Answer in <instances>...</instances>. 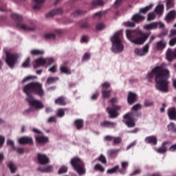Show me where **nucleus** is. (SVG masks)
<instances>
[{
	"mask_svg": "<svg viewBox=\"0 0 176 176\" xmlns=\"http://www.w3.org/2000/svg\"><path fill=\"white\" fill-rule=\"evenodd\" d=\"M166 64L162 63L152 69L151 72L147 74V78L151 79L155 76V87L159 91L167 93L168 91V80L170 70L166 67Z\"/></svg>",
	"mask_w": 176,
	"mask_h": 176,
	"instance_id": "f257e3e1",
	"label": "nucleus"
},
{
	"mask_svg": "<svg viewBox=\"0 0 176 176\" xmlns=\"http://www.w3.org/2000/svg\"><path fill=\"white\" fill-rule=\"evenodd\" d=\"M135 30L128 29L125 31L126 39L133 45H144L148 40L149 36L144 32L142 30H138L135 34Z\"/></svg>",
	"mask_w": 176,
	"mask_h": 176,
	"instance_id": "f03ea898",
	"label": "nucleus"
},
{
	"mask_svg": "<svg viewBox=\"0 0 176 176\" xmlns=\"http://www.w3.org/2000/svg\"><path fill=\"white\" fill-rule=\"evenodd\" d=\"M122 36H123V30L116 32L111 37L110 41L112 43L111 52L113 53L118 54L124 50V45L122 42Z\"/></svg>",
	"mask_w": 176,
	"mask_h": 176,
	"instance_id": "7ed1b4c3",
	"label": "nucleus"
},
{
	"mask_svg": "<svg viewBox=\"0 0 176 176\" xmlns=\"http://www.w3.org/2000/svg\"><path fill=\"white\" fill-rule=\"evenodd\" d=\"M23 93H25L27 96H31V93H34L39 97L45 96L43 85L39 82H32L26 85L23 88Z\"/></svg>",
	"mask_w": 176,
	"mask_h": 176,
	"instance_id": "20e7f679",
	"label": "nucleus"
},
{
	"mask_svg": "<svg viewBox=\"0 0 176 176\" xmlns=\"http://www.w3.org/2000/svg\"><path fill=\"white\" fill-rule=\"evenodd\" d=\"M56 63V58L53 57H38L33 61L34 68H39L40 67H49L52 64Z\"/></svg>",
	"mask_w": 176,
	"mask_h": 176,
	"instance_id": "39448f33",
	"label": "nucleus"
},
{
	"mask_svg": "<svg viewBox=\"0 0 176 176\" xmlns=\"http://www.w3.org/2000/svg\"><path fill=\"white\" fill-rule=\"evenodd\" d=\"M70 163L74 167V170L78 173V175H85L86 174V169H85V163L83 161L78 157H74L72 158Z\"/></svg>",
	"mask_w": 176,
	"mask_h": 176,
	"instance_id": "423d86ee",
	"label": "nucleus"
},
{
	"mask_svg": "<svg viewBox=\"0 0 176 176\" xmlns=\"http://www.w3.org/2000/svg\"><path fill=\"white\" fill-rule=\"evenodd\" d=\"M6 63L10 67V68H13L17 63V59L20 58L21 54L16 53H12L10 51H6Z\"/></svg>",
	"mask_w": 176,
	"mask_h": 176,
	"instance_id": "0eeeda50",
	"label": "nucleus"
},
{
	"mask_svg": "<svg viewBox=\"0 0 176 176\" xmlns=\"http://www.w3.org/2000/svg\"><path fill=\"white\" fill-rule=\"evenodd\" d=\"M32 131L36 134H39L35 135V140L37 144H47L49 142V137L43 135L42 131H39V129L34 128Z\"/></svg>",
	"mask_w": 176,
	"mask_h": 176,
	"instance_id": "6e6552de",
	"label": "nucleus"
},
{
	"mask_svg": "<svg viewBox=\"0 0 176 176\" xmlns=\"http://www.w3.org/2000/svg\"><path fill=\"white\" fill-rule=\"evenodd\" d=\"M26 101H28L30 105L36 108V109H42L45 107V105H43L42 102L34 98L32 96H27Z\"/></svg>",
	"mask_w": 176,
	"mask_h": 176,
	"instance_id": "1a4fd4ad",
	"label": "nucleus"
},
{
	"mask_svg": "<svg viewBox=\"0 0 176 176\" xmlns=\"http://www.w3.org/2000/svg\"><path fill=\"white\" fill-rule=\"evenodd\" d=\"M135 114L134 113L130 112L124 116L123 122L128 126V127H134L135 126V122H134V118Z\"/></svg>",
	"mask_w": 176,
	"mask_h": 176,
	"instance_id": "9d476101",
	"label": "nucleus"
},
{
	"mask_svg": "<svg viewBox=\"0 0 176 176\" xmlns=\"http://www.w3.org/2000/svg\"><path fill=\"white\" fill-rule=\"evenodd\" d=\"M134 53L138 57L146 56L147 53H149V44H146L142 48H135Z\"/></svg>",
	"mask_w": 176,
	"mask_h": 176,
	"instance_id": "9b49d317",
	"label": "nucleus"
},
{
	"mask_svg": "<svg viewBox=\"0 0 176 176\" xmlns=\"http://www.w3.org/2000/svg\"><path fill=\"white\" fill-rule=\"evenodd\" d=\"M159 27L160 28H164V23L162 22H154L150 24H146L143 26L144 30H146L147 31H151L152 30H156Z\"/></svg>",
	"mask_w": 176,
	"mask_h": 176,
	"instance_id": "f8f14e48",
	"label": "nucleus"
},
{
	"mask_svg": "<svg viewBox=\"0 0 176 176\" xmlns=\"http://www.w3.org/2000/svg\"><path fill=\"white\" fill-rule=\"evenodd\" d=\"M120 109H122V106L114 105L112 109L107 108V111L109 115H110V117L118 118V116H119V113L116 111H120Z\"/></svg>",
	"mask_w": 176,
	"mask_h": 176,
	"instance_id": "ddd939ff",
	"label": "nucleus"
},
{
	"mask_svg": "<svg viewBox=\"0 0 176 176\" xmlns=\"http://www.w3.org/2000/svg\"><path fill=\"white\" fill-rule=\"evenodd\" d=\"M170 145H171V143L170 142H164L162 144L161 147H159V148L154 147V151H155L157 153H160V154L166 153V152H167V148H168Z\"/></svg>",
	"mask_w": 176,
	"mask_h": 176,
	"instance_id": "4468645a",
	"label": "nucleus"
},
{
	"mask_svg": "<svg viewBox=\"0 0 176 176\" xmlns=\"http://www.w3.org/2000/svg\"><path fill=\"white\" fill-rule=\"evenodd\" d=\"M137 101V94L135 92L129 91L127 96V102L129 105H133Z\"/></svg>",
	"mask_w": 176,
	"mask_h": 176,
	"instance_id": "2eb2a0df",
	"label": "nucleus"
},
{
	"mask_svg": "<svg viewBox=\"0 0 176 176\" xmlns=\"http://www.w3.org/2000/svg\"><path fill=\"white\" fill-rule=\"evenodd\" d=\"M67 62H63L62 65H60L59 69L62 74H65L66 75H71L72 74V71L67 67Z\"/></svg>",
	"mask_w": 176,
	"mask_h": 176,
	"instance_id": "dca6fc26",
	"label": "nucleus"
},
{
	"mask_svg": "<svg viewBox=\"0 0 176 176\" xmlns=\"http://www.w3.org/2000/svg\"><path fill=\"white\" fill-rule=\"evenodd\" d=\"M37 158L40 164H47L49 163V157L46 154L38 153Z\"/></svg>",
	"mask_w": 176,
	"mask_h": 176,
	"instance_id": "f3484780",
	"label": "nucleus"
},
{
	"mask_svg": "<svg viewBox=\"0 0 176 176\" xmlns=\"http://www.w3.org/2000/svg\"><path fill=\"white\" fill-rule=\"evenodd\" d=\"M132 21L138 24V23H141V21H144L145 20V16L141 14V13L135 14L131 17Z\"/></svg>",
	"mask_w": 176,
	"mask_h": 176,
	"instance_id": "a211bd4d",
	"label": "nucleus"
},
{
	"mask_svg": "<svg viewBox=\"0 0 176 176\" xmlns=\"http://www.w3.org/2000/svg\"><path fill=\"white\" fill-rule=\"evenodd\" d=\"M176 18V11L175 10H170L165 17V21L170 23L173 20H175Z\"/></svg>",
	"mask_w": 176,
	"mask_h": 176,
	"instance_id": "6ab92c4d",
	"label": "nucleus"
},
{
	"mask_svg": "<svg viewBox=\"0 0 176 176\" xmlns=\"http://www.w3.org/2000/svg\"><path fill=\"white\" fill-rule=\"evenodd\" d=\"M146 144H151V145H157V138L155 135L146 137L144 139Z\"/></svg>",
	"mask_w": 176,
	"mask_h": 176,
	"instance_id": "aec40b11",
	"label": "nucleus"
},
{
	"mask_svg": "<svg viewBox=\"0 0 176 176\" xmlns=\"http://www.w3.org/2000/svg\"><path fill=\"white\" fill-rule=\"evenodd\" d=\"M17 27L21 30H23V31H34L35 30V26H28L23 23H17Z\"/></svg>",
	"mask_w": 176,
	"mask_h": 176,
	"instance_id": "412c9836",
	"label": "nucleus"
},
{
	"mask_svg": "<svg viewBox=\"0 0 176 176\" xmlns=\"http://www.w3.org/2000/svg\"><path fill=\"white\" fill-rule=\"evenodd\" d=\"M29 53L30 56H43V54H45V50L39 49H32L30 50Z\"/></svg>",
	"mask_w": 176,
	"mask_h": 176,
	"instance_id": "4be33fe9",
	"label": "nucleus"
},
{
	"mask_svg": "<svg viewBox=\"0 0 176 176\" xmlns=\"http://www.w3.org/2000/svg\"><path fill=\"white\" fill-rule=\"evenodd\" d=\"M168 116L170 120H176V109L175 107L168 109Z\"/></svg>",
	"mask_w": 176,
	"mask_h": 176,
	"instance_id": "5701e85b",
	"label": "nucleus"
},
{
	"mask_svg": "<svg viewBox=\"0 0 176 176\" xmlns=\"http://www.w3.org/2000/svg\"><path fill=\"white\" fill-rule=\"evenodd\" d=\"M167 43L164 40H161L156 43V49L160 52H162L166 49V45Z\"/></svg>",
	"mask_w": 176,
	"mask_h": 176,
	"instance_id": "b1692460",
	"label": "nucleus"
},
{
	"mask_svg": "<svg viewBox=\"0 0 176 176\" xmlns=\"http://www.w3.org/2000/svg\"><path fill=\"white\" fill-rule=\"evenodd\" d=\"M19 144H32L33 141H32V138H30V137H22L21 138L19 139Z\"/></svg>",
	"mask_w": 176,
	"mask_h": 176,
	"instance_id": "393cba45",
	"label": "nucleus"
},
{
	"mask_svg": "<svg viewBox=\"0 0 176 176\" xmlns=\"http://www.w3.org/2000/svg\"><path fill=\"white\" fill-rule=\"evenodd\" d=\"M154 12L157 16H162L164 12V6L162 4L157 6L154 9Z\"/></svg>",
	"mask_w": 176,
	"mask_h": 176,
	"instance_id": "a878e982",
	"label": "nucleus"
},
{
	"mask_svg": "<svg viewBox=\"0 0 176 176\" xmlns=\"http://www.w3.org/2000/svg\"><path fill=\"white\" fill-rule=\"evenodd\" d=\"M45 2V0H33V8L38 10L42 7V3Z\"/></svg>",
	"mask_w": 176,
	"mask_h": 176,
	"instance_id": "bb28decb",
	"label": "nucleus"
},
{
	"mask_svg": "<svg viewBox=\"0 0 176 176\" xmlns=\"http://www.w3.org/2000/svg\"><path fill=\"white\" fill-rule=\"evenodd\" d=\"M153 8V3H151L144 8H140V13H144L145 14V13H148V12H149V10H151Z\"/></svg>",
	"mask_w": 176,
	"mask_h": 176,
	"instance_id": "cd10ccee",
	"label": "nucleus"
},
{
	"mask_svg": "<svg viewBox=\"0 0 176 176\" xmlns=\"http://www.w3.org/2000/svg\"><path fill=\"white\" fill-rule=\"evenodd\" d=\"M63 13V9L57 8L51 11L49 14H47V17H52V16H54V14H60Z\"/></svg>",
	"mask_w": 176,
	"mask_h": 176,
	"instance_id": "c85d7f7f",
	"label": "nucleus"
},
{
	"mask_svg": "<svg viewBox=\"0 0 176 176\" xmlns=\"http://www.w3.org/2000/svg\"><path fill=\"white\" fill-rule=\"evenodd\" d=\"M100 124H101L102 127H110L111 129L115 127V126H116V123L110 122L108 121H104V122H101Z\"/></svg>",
	"mask_w": 176,
	"mask_h": 176,
	"instance_id": "c756f323",
	"label": "nucleus"
},
{
	"mask_svg": "<svg viewBox=\"0 0 176 176\" xmlns=\"http://www.w3.org/2000/svg\"><path fill=\"white\" fill-rule=\"evenodd\" d=\"M111 93H112V89H102V97L109 98V97H111Z\"/></svg>",
	"mask_w": 176,
	"mask_h": 176,
	"instance_id": "7c9ffc66",
	"label": "nucleus"
},
{
	"mask_svg": "<svg viewBox=\"0 0 176 176\" xmlns=\"http://www.w3.org/2000/svg\"><path fill=\"white\" fill-rule=\"evenodd\" d=\"M58 80V77H48L47 78L45 85H53L55 82H57Z\"/></svg>",
	"mask_w": 176,
	"mask_h": 176,
	"instance_id": "2f4dec72",
	"label": "nucleus"
},
{
	"mask_svg": "<svg viewBox=\"0 0 176 176\" xmlns=\"http://www.w3.org/2000/svg\"><path fill=\"white\" fill-rule=\"evenodd\" d=\"M122 169L120 170V174H126V169L129 167V162H122L121 163Z\"/></svg>",
	"mask_w": 176,
	"mask_h": 176,
	"instance_id": "473e14b6",
	"label": "nucleus"
},
{
	"mask_svg": "<svg viewBox=\"0 0 176 176\" xmlns=\"http://www.w3.org/2000/svg\"><path fill=\"white\" fill-rule=\"evenodd\" d=\"M74 124L78 129V130H80V129H82L83 127V120L82 119H78L74 121Z\"/></svg>",
	"mask_w": 176,
	"mask_h": 176,
	"instance_id": "72a5a7b5",
	"label": "nucleus"
},
{
	"mask_svg": "<svg viewBox=\"0 0 176 176\" xmlns=\"http://www.w3.org/2000/svg\"><path fill=\"white\" fill-rule=\"evenodd\" d=\"M94 169L95 171H98L99 173H104V171H105V168H104L101 164H96Z\"/></svg>",
	"mask_w": 176,
	"mask_h": 176,
	"instance_id": "f704fd0d",
	"label": "nucleus"
},
{
	"mask_svg": "<svg viewBox=\"0 0 176 176\" xmlns=\"http://www.w3.org/2000/svg\"><path fill=\"white\" fill-rule=\"evenodd\" d=\"M168 131H170V133H176V126L173 122H170L167 125Z\"/></svg>",
	"mask_w": 176,
	"mask_h": 176,
	"instance_id": "c9c22d12",
	"label": "nucleus"
},
{
	"mask_svg": "<svg viewBox=\"0 0 176 176\" xmlns=\"http://www.w3.org/2000/svg\"><path fill=\"white\" fill-rule=\"evenodd\" d=\"M8 167L10 168L11 173H16L17 170V167H16V165L12 162H9L8 164Z\"/></svg>",
	"mask_w": 176,
	"mask_h": 176,
	"instance_id": "e433bc0d",
	"label": "nucleus"
},
{
	"mask_svg": "<svg viewBox=\"0 0 176 176\" xmlns=\"http://www.w3.org/2000/svg\"><path fill=\"white\" fill-rule=\"evenodd\" d=\"M55 104H57L58 105H65L67 102H65V99H64V98L60 97L55 100Z\"/></svg>",
	"mask_w": 176,
	"mask_h": 176,
	"instance_id": "4c0bfd02",
	"label": "nucleus"
},
{
	"mask_svg": "<svg viewBox=\"0 0 176 176\" xmlns=\"http://www.w3.org/2000/svg\"><path fill=\"white\" fill-rule=\"evenodd\" d=\"M119 153V149L109 150L107 152V155L111 157H115Z\"/></svg>",
	"mask_w": 176,
	"mask_h": 176,
	"instance_id": "58836bf2",
	"label": "nucleus"
},
{
	"mask_svg": "<svg viewBox=\"0 0 176 176\" xmlns=\"http://www.w3.org/2000/svg\"><path fill=\"white\" fill-rule=\"evenodd\" d=\"M11 17L14 20H16V21H21V20H23V16L17 13L12 14Z\"/></svg>",
	"mask_w": 176,
	"mask_h": 176,
	"instance_id": "ea45409f",
	"label": "nucleus"
},
{
	"mask_svg": "<svg viewBox=\"0 0 176 176\" xmlns=\"http://www.w3.org/2000/svg\"><path fill=\"white\" fill-rule=\"evenodd\" d=\"M107 25L104 23H98L96 25V28L97 31H102V30H105Z\"/></svg>",
	"mask_w": 176,
	"mask_h": 176,
	"instance_id": "a19ab883",
	"label": "nucleus"
},
{
	"mask_svg": "<svg viewBox=\"0 0 176 176\" xmlns=\"http://www.w3.org/2000/svg\"><path fill=\"white\" fill-rule=\"evenodd\" d=\"M156 19V13L155 12H150L147 15V21H152Z\"/></svg>",
	"mask_w": 176,
	"mask_h": 176,
	"instance_id": "79ce46f5",
	"label": "nucleus"
},
{
	"mask_svg": "<svg viewBox=\"0 0 176 176\" xmlns=\"http://www.w3.org/2000/svg\"><path fill=\"white\" fill-rule=\"evenodd\" d=\"M31 64V58L28 57L25 61L22 63V67L23 68H28Z\"/></svg>",
	"mask_w": 176,
	"mask_h": 176,
	"instance_id": "37998d69",
	"label": "nucleus"
},
{
	"mask_svg": "<svg viewBox=\"0 0 176 176\" xmlns=\"http://www.w3.org/2000/svg\"><path fill=\"white\" fill-rule=\"evenodd\" d=\"M102 90H108L111 87V82L105 81L101 84Z\"/></svg>",
	"mask_w": 176,
	"mask_h": 176,
	"instance_id": "c03bdc74",
	"label": "nucleus"
},
{
	"mask_svg": "<svg viewBox=\"0 0 176 176\" xmlns=\"http://www.w3.org/2000/svg\"><path fill=\"white\" fill-rule=\"evenodd\" d=\"M32 79H36V76H28L22 80L21 83H27V82H30V80H32Z\"/></svg>",
	"mask_w": 176,
	"mask_h": 176,
	"instance_id": "a18cd8bd",
	"label": "nucleus"
},
{
	"mask_svg": "<svg viewBox=\"0 0 176 176\" xmlns=\"http://www.w3.org/2000/svg\"><path fill=\"white\" fill-rule=\"evenodd\" d=\"M64 115H65V110L63 109H59L57 110L56 116H58V118H63Z\"/></svg>",
	"mask_w": 176,
	"mask_h": 176,
	"instance_id": "49530a36",
	"label": "nucleus"
},
{
	"mask_svg": "<svg viewBox=\"0 0 176 176\" xmlns=\"http://www.w3.org/2000/svg\"><path fill=\"white\" fill-rule=\"evenodd\" d=\"M175 0H166V6L168 9H170V8H173L175 5V3L174 2Z\"/></svg>",
	"mask_w": 176,
	"mask_h": 176,
	"instance_id": "de8ad7c7",
	"label": "nucleus"
},
{
	"mask_svg": "<svg viewBox=\"0 0 176 176\" xmlns=\"http://www.w3.org/2000/svg\"><path fill=\"white\" fill-rule=\"evenodd\" d=\"M67 171H68V168L65 166H63L59 168L58 173V174H64V173H67Z\"/></svg>",
	"mask_w": 176,
	"mask_h": 176,
	"instance_id": "09e8293b",
	"label": "nucleus"
},
{
	"mask_svg": "<svg viewBox=\"0 0 176 176\" xmlns=\"http://www.w3.org/2000/svg\"><path fill=\"white\" fill-rule=\"evenodd\" d=\"M45 39H54L56 38V34L54 33H47L45 35Z\"/></svg>",
	"mask_w": 176,
	"mask_h": 176,
	"instance_id": "8fccbe9b",
	"label": "nucleus"
},
{
	"mask_svg": "<svg viewBox=\"0 0 176 176\" xmlns=\"http://www.w3.org/2000/svg\"><path fill=\"white\" fill-rule=\"evenodd\" d=\"M90 57H91V55L89 53L86 52L85 54H84L82 56V61L83 62L89 61V59L90 58Z\"/></svg>",
	"mask_w": 176,
	"mask_h": 176,
	"instance_id": "3c124183",
	"label": "nucleus"
},
{
	"mask_svg": "<svg viewBox=\"0 0 176 176\" xmlns=\"http://www.w3.org/2000/svg\"><path fill=\"white\" fill-rule=\"evenodd\" d=\"M123 25H124V27L133 28V27H135V23L132 21H126L123 23Z\"/></svg>",
	"mask_w": 176,
	"mask_h": 176,
	"instance_id": "603ef678",
	"label": "nucleus"
},
{
	"mask_svg": "<svg viewBox=\"0 0 176 176\" xmlns=\"http://www.w3.org/2000/svg\"><path fill=\"white\" fill-rule=\"evenodd\" d=\"M94 6H102L104 1L102 0H96L93 2Z\"/></svg>",
	"mask_w": 176,
	"mask_h": 176,
	"instance_id": "864d4df0",
	"label": "nucleus"
},
{
	"mask_svg": "<svg viewBox=\"0 0 176 176\" xmlns=\"http://www.w3.org/2000/svg\"><path fill=\"white\" fill-rule=\"evenodd\" d=\"M118 168L119 166H115L114 168L107 170V174H115V173L118 171Z\"/></svg>",
	"mask_w": 176,
	"mask_h": 176,
	"instance_id": "5fc2aeb1",
	"label": "nucleus"
},
{
	"mask_svg": "<svg viewBox=\"0 0 176 176\" xmlns=\"http://www.w3.org/2000/svg\"><path fill=\"white\" fill-rule=\"evenodd\" d=\"M47 123H56L57 122V118L56 116H51L47 120Z\"/></svg>",
	"mask_w": 176,
	"mask_h": 176,
	"instance_id": "6e6d98bb",
	"label": "nucleus"
},
{
	"mask_svg": "<svg viewBox=\"0 0 176 176\" xmlns=\"http://www.w3.org/2000/svg\"><path fill=\"white\" fill-rule=\"evenodd\" d=\"M141 108H142L141 104H136L132 107L131 111H134L135 112H137V111H140Z\"/></svg>",
	"mask_w": 176,
	"mask_h": 176,
	"instance_id": "4d7b16f0",
	"label": "nucleus"
},
{
	"mask_svg": "<svg viewBox=\"0 0 176 176\" xmlns=\"http://www.w3.org/2000/svg\"><path fill=\"white\" fill-rule=\"evenodd\" d=\"M98 160L99 162H101V163H103V164H107V158H105V156H104V155H100Z\"/></svg>",
	"mask_w": 176,
	"mask_h": 176,
	"instance_id": "13d9d810",
	"label": "nucleus"
},
{
	"mask_svg": "<svg viewBox=\"0 0 176 176\" xmlns=\"http://www.w3.org/2000/svg\"><path fill=\"white\" fill-rule=\"evenodd\" d=\"M89 42V36H82L80 38V43H87Z\"/></svg>",
	"mask_w": 176,
	"mask_h": 176,
	"instance_id": "bf43d9fd",
	"label": "nucleus"
},
{
	"mask_svg": "<svg viewBox=\"0 0 176 176\" xmlns=\"http://www.w3.org/2000/svg\"><path fill=\"white\" fill-rule=\"evenodd\" d=\"M48 71L52 74H56V72H57V66L56 65L52 66L49 68Z\"/></svg>",
	"mask_w": 176,
	"mask_h": 176,
	"instance_id": "052dcab7",
	"label": "nucleus"
},
{
	"mask_svg": "<svg viewBox=\"0 0 176 176\" xmlns=\"http://www.w3.org/2000/svg\"><path fill=\"white\" fill-rule=\"evenodd\" d=\"M42 171H43V173H50V171H53V166H47V168L43 169Z\"/></svg>",
	"mask_w": 176,
	"mask_h": 176,
	"instance_id": "680f3d73",
	"label": "nucleus"
},
{
	"mask_svg": "<svg viewBox=\"0 0 176 176\" xmlns=\"http://www.w3.org/2000/svg\"><path fill=\"white\" fill-rule=\"evenodd\" d=\"M169 45L170 46H175V45H176V37L173 38L172 39H170L169 41Z\"/></svg>",
	"mask_w": 176,
	"mask_h": 176,
	"instance_id": "e2e57ef3",
	"label": "nucleus"
},
{
	"mask_svg": "<svg viewBox=\"0 0 176 176\" xmlns=\"http://www.w3.org/2000/svg\"><path fill=\"white\" fill-rule=\"evenodd\" d=\"M152 105H153V102L145 100L144 107H152Z\"/></svg>",
	"mask_w": 176,
	"mask_h": 176,
	"instance_id": "0e129e2a",
	"label": "nucleus"
},
{
	"mask_svg": "<svg viewBox=\"0 0 176 176\" xmlns=\"http://www.w3.org/2000/svg\"><path fill=\"white\" fill-rule=\"evenodd\" d=\"M171 36H176V29L170 30L169 37L171 38Z\"/></svg>",
	"mask_w": 176,
	"mask_h": 176,
	"instance_id": "69168bd1",
	"label": "nucleus"
},
{
	"mask_svg": "<svg viewBox=\"0 0 176 176\" xmlns=\"http://www.w3.org/2000/svg\"><path fill=\"white\" fill-rule=\"evenodd\" d=\"M113 137L111 135H106L104 138V141H113Z\"/></svg>",
	"mask_w": 176,
	"mask_h": 176,
	"instance_id": "338daca9",
	"label": "nucleus"
},
{
	"mask_svg": "<svg viewBox=\"0 0 176 176\" xmlns=\"http://www.w3.org/2000/svg\"><path fill=\"white\" fill-rule=\"evenodd\" d=\"M169 151H170V152H175V151H176V144L170 146L169 147Z\"/></svg>",
	"mask_w": 176,
	"mask_h": 176,
	"instance_id": "774afa93",
	"label": "nucleus"
}]
</instances>
